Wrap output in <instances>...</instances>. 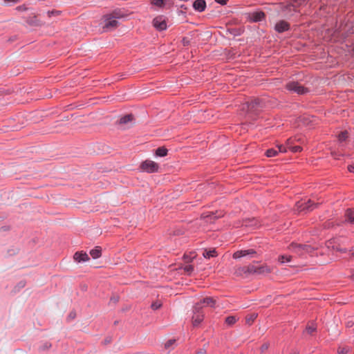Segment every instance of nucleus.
<instances>
[{
    "mask_svg": "<svg viewBox=\"0 0 354 354\" xmlns=\"http://www.w3.org/2000/svg\"><path fill=\"white\" fill-rule=\"evenodd\" d=\"M241 272L249 273V274H267L272 272V268L266 265L263 266H256V265H249L248 266H244L241 268Z\"/></svg>",
    "mask_w": 354,
    "mask_h": 354,
    "instance_id": "nucleus-1",
    "label": "nucleus"
},
{
    "mask_svg": "<svg viewBox=\"0 0 354 354\" xmlns=\"http://www.w3.org/2000/svg\"><path fill=\"white\" fill-rule=\"evenodd\" d=\"M289 250L292 252L302 256L306 253L312 252L313 248L308 245H302L299 243H292L288 247Z\"/></svg>",
    "mask_w": 354,
    "mask_h": 354,
    "instance_id": "nucleus-2",
    "label": "nucleus"
},
{
    "mask_svg": "<svg viewBox=\"0 0 354 354\" xmlns=\"http://www.w3.org/2000/svg\"><path fill=\"white\" fill-rule=\"evenodd\" d=\"M104 24L102 28L104 31L112 30L116 28L118 26V20L111 15L104 16Z\"/></svg>",
    "mask_w": 354,
    "mask_h": 354,
    "instance_id": "nucleus-3",
    "label": "nucleus"
},
{
    "mask_svg": "<svg viewBox=\"0 0 354 354\" xmlns=\"http://www.w3.org/2000/svg\"><path fill=\"white\" fill-rule=\"evenodd\" d=\"M286 88L290 91H292L299 95H303L308 92V89L307 88L304 87L297 82H288L286 84Z\"/></svg>",
    "mask_w": 354,
    "mask_h": 354,
    "instance_id": "nucleus-4",
    "label": "nucleus"
},
{
    "mask_svg": "<svg viewBox=\"0 0 354 354\" xmlns=\"http://www.w3.org/2000/svg\"><path fill=\"white\" fill-rule=\"evenodd\" d=\"M203 306L201 304H196L194 309V315L192 317V324L194 326H198L203 320L204 315L201 312Z\"/></svg>",
    "mask_w": 354,
    "mask_h": 354,
    "instance_id": "nucleus-5",
    "label": "nucleus"
},
{
    "mask_svg": "<svg viewBox=\"0 0 354 354\" xmlns=\"http://www.w3.org/2000/svg\"><path fill=\"white\" fill-rule=\"evenodd\" d=\"M140 167L142 170L147 173L158 172L159 169L158 164L151 160H146L142 162Z\"/></svg>",
    "mask_w": 354,
    "mask_h": 354,
    "instance_id": "nucleus-6",
    "label": "nucleus"
},
{
    "mask_svg": "<svg viewBox=\"0 0 354 354\" xmlns=\"http://www.w3.org/2000/svg\"><path fill=\"white\" fill-rule=\"evenodd\" d=\"M315 205L310 200L306 201H299L297 203V209L300 212L311 211L315 208Z\"/></svg>",
    "mask_w": 354,
    "mask_h": 354,
    "instance_id": "nucleus-7",
    "label": "nucleus"
},
{
    "mask_svg": "<svg viewBox=\"0 0 354 354\" xmlns=\"http://www.w3.org/2000/svg\"><path fill=\"white\" fill-rule=\"evenodd\" d=\"M133 120V116L132 114H128L123 117H122L118 124L122 127V129H127L131 127V122Z\"/></svg>",
    "mask_w": 354,
    "mask_h": 354,
    "instance_id": "nucleus-8",
    "label": "nucleus"
},
{
    "mask_svg": "<svg viewBox=\"0 0 354 354\" xmlns=\"http://www.w3.org/2000/svg\"><path fill=\"white\" fill-rule=\"evenodd\" d=\"M153 26L159 30H164L167 28L166 21L162 16L156 17L153 20Z\"/></svg>",
    "mask_w": 354,
    "mask_h": 354,
    "instance_id": "nucleus-9",
    "label": "nucleus"
},
{
    "mask_svg": "<svg viewBox=\"0 0 354 354\" xmlns=\"http://www.w3.org/2000/svg\"><path fill=\"white\" fill-rule=\"evenodd\" d=\"M256 251L253 249L239 250L233 254V258L239 259L241 257H246L248 255L254 257Z\"/></svg>",
    "mask_w": 354,
    "mask_h": 354,
    "instance_id": "nucleus-10",
    "label": "nucleus"
},
{
    "mask_svg": "<svg viewBox=\"0 0 354 354\" xmlns=\"http://www.w3.org/2000/svg\"><path fill=\"white\" fill-rule=\"evenodd\" d=\"M277 149H269L266 151V155L268 157L276 156L279 153H284L286 151V147L283 145L277 146Z\"/></svg>",
    "mask_w": 354,
    "mask_h": 354,
    "instance_id": "nucleus-11",
    "label": "nucleus"
},
{
    "mask_svg": "<svg viewBox=\"0 0 354 354\" xmlns=\"http://www.w3.org/2000/svg\"><path fill=\"white\" fill-rule=\"evenodd\" d=\"M73 259L77 263L86 262L89 260L88 255L83 251L76 252L74 254Z\"/></svg>",
    "mask_w": 354,
    "mask_h": 354,
    "instance_id": "nucleus-12",
    "label": "nucleus"
},
{
    "mask_svg": "<svg viewBox=\"0 0 354 354\" xmlns=\"http://www.w3.org/2000/svg\"><path fill=\"white\" fill-rule=\"evenodd\" d=\"M290 28L289 24L283 20L278 21L275 25V30L278 32H283L288 30Z\"/></svg>",
    "mask_w": 354,
    "mask_h": 354,
    "instance_id": "nucleus-13",
    "label": "nucleus"
},
{
    "mask_svg": "<svg viewBox=\"0 0 354 354\" xmlns=\"http://www.w3.org/2000/svg\"><path fill=\"white\" fill-rule=\"evenodd\" d=\"M193 8L196 11L203 12L206 8V2L205 0H196L193 3Z\"/></svg>",
    "mask_w": 354,
    "mask_h": 354,
    "instance_id": "nucleus-14",
    "label": "nucleus"
},
{
    "mask_svg": "<svg viewBox=\"0 0 354 354\" xmlns=\"http://www.w3.org/2000/svg\"><path fill=\"white\" fill-rule=\"evenodd\" d=\"M198 304H204L206 306L214 307L216 304V299L214 297H206L201 300Z\"/></svg>",
    "mask_w": 354,
    "mask_h": 354,
    "instance_id": "nucleus-15",
    "label": "nucleus"
},
{
    "mask_svg": "<svg viewBox=\"0 0 354 354\" xmlns=\"http://www.w3.org/2000/svg\"><path fill=\"white\" fill-rule=\"evenodd\" d=\"M203 256L206 259H209L211 257H216L217 252L214 248L209 250H204L203 252Z\"/></svg>",
    "mask_w": 354,
    "mask_h": 354,
    "instance_id": "nucleus-16",
    "label": "nucleus"
},
{
    "mask_svg": "<svg viewBox=\"0 0 354 354\" xmlns=\"http://www.w3.org/2000/svg\"><path fill=\"white\" fill-rule=\"evenodd\" d=\"M102 250L99 246H96L94 249L90 251V254L93 259H97L101 256Z\"/></svg>",
    "mask_w": 354,
    "mask_h": 354,
    "instance_id": "nucleus-17",
    "label": "nucleus"
},
{
    "mask_svg": "<svg viewBox=\"0 0 354 354\" xmlns=\"http://www.w3.org/2000/svg\"><path fill=\"white\" fill-rule=\"evenodd\" d=\"M346 217L347 220L354 224V209H348L346 212Z\"/></svg>",
    "mask_w": 354,
    "mask_h": 354,
    "instance_id": "nucleus-18",
    "label": "nucleus"
},
{
    "mask_svg": "<svg viewBox=\"0 0 354 354\" xmlns=\"http://www.w3.org/2000/svg\"><path fill=\"white\" fill-rule=\"evenodd\" d=\"M167 149L165 147H158L156 150V155L160 157H164L167 154Z\"/></svg>",
    "mask_w": 354,
    "mask_h": 354,
    "instance_id": "nucleus-19",
    "label": "nucleus"
},
{
    "mask_svg": "<svg viewBox=\"0 0 354 354\" xmlns=\"http://www.w3.org/2000/svg\"><path fill=\"white\" fill-rule=\"evenodd\" d=\"M265 18V14L262 12H256L253 15V20L254 21H260Z\"/></svg>",
    "mask_w": 354,
    "mask_h": 354,
    "instance_id": "nucleus-20",
    "label": "nucleus"
},
{
    "mask_svg": "<svg viewBox=\"0 0 354 354\" xmlns=\"http://www.w3.org/2000/svg\"><path fill=\"white\" fill-rule=\"evenodd\" d=\"M257 317V314H256V313H252L249 315H247L245 317L246 323L249 325L252 324L253 323V322L256 319Z\"/></svg>",
    "mask_w": 354,
    "mask_h": 354,
    "instance_id": "nucleus-21",
    "label": "nucleus"
},
{
    "mask_svg": "<svg viewBox=\"0 0 354 354\" xmlns=\"http://www.w3.org/2000/svg\"><path fill=\"white\" fill-rule=\"evenodd\" d=\"M292 257L290 255H280L278 258V261L283 263L285 262H290L291 261Z\"/></svg>",
    "mask_w": 354,
    "mask_h": 354,
    "instance_id": "nucleus-22",
    "label": "nucleus"
},
{
    "mask_svg": "<svg viewBox=\"0 0 354 354\" xmlns=\"http://www.w3.org/2000/svg\"><path fill=\"white\" fill-rule=\"evenodd\" d=\"M166 0H151V3L158 8H162L165 6Z\"/></svg>",
    "mask_w": 354,
    "mask_h": 354,
    "instance_id": "nucleus-23",
    "label": "nucleus"
},
{
    "mask_svg": "<svg viewBox=\"0 0 354 354\" xmlns=\"http://www.w3.org/2000/svg\"><path fill=\"white\" fill-rule=\"evenodd\" d=\"M347 138H348V131H342L338 135V140L340 142L345 141Z\"/></svg>",
    "mask_w": 354,
    "mask_h": 354,
    "instance_id": "nucleus-24",
    "label": "nucleus"
},
{
    "mask_svg": "<svg viewBox=\"0 0 354 354\" xmlns=\"http://www.w3.org/2000/svg\"><path fill=\"white\" fill-rule=\"evenodd\" d=\"M316 330V326L315 324H311L306 326L305 332L308 334L312 335Z\"/></svg>",
    "mask_w": 354,
    "mask_h": 354,
    "instance_id": "nucleus-25",
    "label": "nucleus"
},
{
    "mask_svg": "<svg viewBox=\"0 0 354 354\" xmlns=\"http://www.w3.org/2000/svg\"><path fill=\"white\" fill-rule=\"evenodd\" d=\"M236 322V319L234 316H229L225 319V323L230 326L234 324Z\"/></svg>",
    "mask_w": 354,
    "mask_h": 354,
    "instance_id": "nucleus-26",
    "label": "nucleus"
},
{
    "mask_svg": "<svg viewBox=\"0 0 354 354\" xmlns=\"http://www.w3.org/2000/svg\"><path fill=\"white\" fill-rule=\"evenodd\" d=\"M349 350V348L347 346H339L337 349V353L338 354H346Z\"/></svg>",
    "mask_w": 354,
    "mask_h": 354,
    "instance_id": "nucleus-27",
    "label": "nucleus"
},
{
    "mask_svg": "<svg viewBox=\"0 0 354 354\" xmlns=\"http://www.w3.org/2000/svg\"><path fill=\"white\" fill-rule=\"evenodd\" d=\"M183 269L186 273L190 274L194 270V267L192 265H187L184 267Z\"/></svg>",
    "mask_w": 354,
    "mask_h": 354,
    "instance_id": "nucleus-28",
    "label": "nucleus"
},
{
    "mask_svg": "<svg viewBox=\"0 0 354 354\" xmlns=\"http://www.w3.org/2000/svg\"><path fill=\"white\" fill-rule=\"evenodd\" d=\"M290 150L293 153H297L301 151L302 148L300 146H292L290 147Z\"/></svg>",
    "mask_w": 354,
    "mask_h": 354,
    "instance_id": "nucleus-29",
    "label": "nucleus"
},
{
    "mask_svg": "<svg viewBox=\"0 0 354 354\" xmlns=\"http://www.w3.org/2000/svg\"><path fill=\"white\" fill-rule=\"evenodd\" d=\"M175 342H176V339H174L168 340L165 344V348L167 349L169 348Z\"/></svg>",
    "mask_w": 354,
    "mask_h": 354,
    "instance_id": "nucleus-30",
    "label": "nucleus"
},
{
    "mask_svg": "<svg viewBox=\"0 0 354 354\" xmlns=\"http://www.w3.org/2000/svg\"><path fill=\"white\" fill-rule=\"evenodd\" d=\"M60 11L59 10H52V11H48L47 12V15L50 17L51 16L53 15H55V16H57V15H60Z\"/></svg>",
    "mask_w": 354,
    "mask_h": 354,
    "instance_id": "nucleus-31",
    "label": "nucleus"
},
{
    "mask_svg": "<svg viewBox=\"0 0 354 354\" xmlns=\"http://www.w3.org/2000/svg\"><path fill=\"white\" fill-rule=\"evenodd\" d=\"M161 306H162V304L160 302L156 301L151 304V308L153 310H157V309L160 308L161 307Z\"/></svg>",
    "mask_w": 354,
    "mask_h": 354,
    "instance_id": "nucleus-32",
    "label": "nucleus"
},
{
    "mask_svg": "<svg viewBox=\"0 0 354 354\" xmlns=\"http://www.w3.org/2000/svg\"><path fill=\"white\" fill-rule=\"evenodd\" d=\"M259 104V100H254V101H252L249 104H248V108L249 109H253L255 105H257Z\"/></svg>",
    "mask_w": 354,
    "mask_h": 354,
    "instance_id": "nucleus-33",
    "label": "nucleus"
},
{
    "mask_svg": "<svg viewBox=\"0 0 354 354\" xmlns=\"http://www.w3.org/2000/svg\"><path fill=\"white\" fill-rule=\"evenodd\" d=\"M256 221H254V218L250 220L248 222L245 223L246 226H255L256 225Z\"/></svg>",
    "mask_w": 354,
    "mask_h": 354,
    "instance_id": "nucleus-34",
    "label": "nucleus"
},
{
    "mask_svg": "<svg viewBox=\"0 0 354 354\" xmlns=\"http://www.w3.org/2000/svg\"><path fill=\"white\" fill-rule=\"evenodd\" d=\"M332 248L337 251H340L342 252H346V249L341 248L339 245H332Z\"/></svg>",
    "mask_w": 354,
    "mask_h": 354,
    "instance_id": "nucleus-35",
    "label": "nucleus"
},
{
    "mask_svg": "<svg viewBox=\"0 0 354 354\" xmlns=\"http://www.w3.org/2000/svg\"><path fill=\"white\" fill-rule=\"evenodd\" d=\"M36 17H33L31 20H27V22L30 25H37Z\"/></svg>",
    "mask_w": 354,
    "mask_h": 354,
    "instance_id": "nucleus-36",
    "label": "nucleus"
},
{
    "mask_svg": "<svg viewBox=\"0 0 354 354\" xmlns=\"http://www.w3.org/2000/svg\"><path fill=\"white\" fill-rule=\"evenodd\" d=\"M269 348V344L265 343L261 346V352H264L267 351Z\"/></svg>",
    "mask_w": 354,
    "mask_h": 354,
    "instance_id": "nucleus-37",
    "label": "nucleus"
},
{
    "mask_svg": "<svg viewBox=\"0 0 354 354\" xmlns=\"http://www.w3.org/2000/svg\"><path fill=\"white\" fill-rule=\"evenodd\" d=\"M5 3L9 4L10 3H17L19 1V0H3Z\"/></svg>",
    "mask_w": 354,
    "mask_h": 354,
    "instance_id": "nucleus-38",
    "label": "nucleus"
},
{
    "mask_svg": "<svg viewBox=\"0 0 354 354\" xmlns=\"http://www.w3.org/2000/svg\"><path fill=\"white\" fill-rule=\"evenodd\" d=\"M292 138H289L287 140V142H286V146L287 147L290 149V147H292Z\"/></svg>",
    "mask_w": 354,
    "mask_h": 354,
    "instance_id": "nucleus-39",
    "label": "nucleus"
},
{
    "mask_svg": "<svg viewBox=\"0 0 354 354\" xmlns=\"http://www.w3.org/2000/svg\"><path fill=\"white\" fill-rule=\"evenodd\" d=\"M228 0H215L216 2L221 5H225Z\"/></svg>",
    "mask_w": 354,
    "mask_h": 354,
    "instance_id": "nucleus-40",
    "label": "nucleus"
},
{
    "mask_svg": "<svg viewBox=\"0 0 354 354\" xmlns=\"http://www.w3.org/2000/svg\"><path fill=\"white\" fill-rule=\"evenodd\" d=\"M288 8L290 10H295V8H296V5H295V4H291V5H289V6H288Z\"/></svg>",
    "mask_w": 354,
    "mask_h": 354,
    "instance_id": "nucleus-41",
    "label": "nucleus"
},
{
    "mask_svg": "<svg viewBox=\"0 0 354 354\" xmlns=\"http://www.w3.org/2000/svg\"><path fill=\"white\" fill-rule=\"evenodd\" d=\"M196 354H206V351L203 348H201L197 351Z\"/></svg>",
    "mask_w": 354,
    "mask_h": 354,
    "instance_id": "nucleus-42",
    "label": "nucleus"
},
{
    "mask_svg": "<svg viewBox=\"0 0 354 354\" xmlns=\"http://www.w3.org/2000/svg\"><path fill=\"white\" fill-rule=\"evenodd\" d=\"M348 169L350 172L354 173V165H350L348 167Z\"/></svg>",
    "mask_w": 354,
    "mask_h": 354,
    "instance_id": "nucleus-43",
    "label": "nucleus"
},
{
    "mask_svg": "<svg viewBox=\"0 0 354 354\" xmlns=\"http://www.w3.org/2000/svg\"><path fill=\"white\" fill-rule=\"evenodd\" d=\"M183 44L185 46V45H187V44H188L189 41H188L187 39L184 38V39H183Z\"/></svg>",
    "mask_w": 354,
    "mask_h": 354,
    "instance_id": "nucleus-44",
    "label": "nucleus"
},
{
    "mask_svg": "<svg viewBox=\"0 0 354 354\" xmlns=\"http://www.w3.org/2000/svg\"><path fill=\"white\" fill-rule=\"evenodd\" d=\"M17 9L18 10H26V8H22L21 6H19V7H17Z\"/></svg>",
    "mask_w": 354,
    "mask_h": 354,
    "instance_id": "nucleus-45",
    "label": "nucleus"
},
{
    "mask_svg": "<svg viewBox=\"0 0 354 354\" xmlns=\"http://www.w3.org/2000/svg\"><path fill=\"white\" fill-rule=\"evenodd\" d=\"M195 257L196 256L194 255V257H192V259L195 258ZM184 257H185V259H188V257L187 255H185ZM189 259H191V257L190 258L189 257Z\"/></svg>",
    "mask_w": 354,
    "mask_h": 354,
    "instance_id": "nucleus-46",
    "label": "nucleus"
},
{
    "mask_svg": "<svg viewBox=\"0 0 354 354\" xmlns=\"http://www.w3.org/2000/svg\"><path fill=\"white\" fill-rule=\"evenodd\" d=\"M331 244H332V243H331V242L328 243H327V246H328V248H330V247L331 246V245H330Z\"/></svg>",
    "mask_w": 354,
    "mask_h": 354,
    "instance_id": "nucleus-47",
    "label": "nucleus"
},
{
    "mask_svg": "<svg viewBox=\"0 0 354 354\" xmlns=\"http://www.w3.org/2000/svg\"><path fill=\"white\" fill-rule=\"evenodd\" d=\"M352 254H353V256H354V252Z\"/></svg>",
    "mask_w": 354,
    "mask_h": 354,
    "instance_id": "nucleus-48",
    "label": "nucleus"
}]
</instances>
